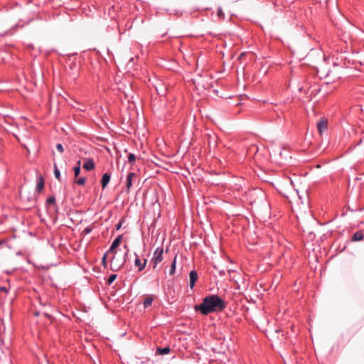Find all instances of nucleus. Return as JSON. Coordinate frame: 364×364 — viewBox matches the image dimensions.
<instances>
[{
  "label": "nucleus",
  "instance_id": "1",
  "mask_svg": "<svg viewBox=\"0 0 364 364\" xmlns=\"http://www.w3.org/2000/svg\"><path fill=\"white\" fill-rule=\"evenodd\" d=\"M226 308L225 302L217 294H210L203 299L199 305H196V311H200L203 315H208L213 312L222 311Z\"/></svg>",
  "mask_w": 364,
  "mask_h": 364
},
{
  "label": "nucleus",
  "instance_id": "2",
  "mask_svg": "<svg viewBox=\"0 0 364 364\" xmlns=\"http://www.w3.org/2000/svg\"><path fill=\"white\" fill-rule=\"evenodd\" d=\"M122 238V235H119L118 237H117L112 242V243L110 246V248L109 250V252L113 254V257L111 259L112 268L116 267L117 269H119L120 267L123 266L126 262L125 257L128 255V252H129V249L127 245H124V247L127 250L124 255V257L122 259V261L118 262V259L117 258V255L118 253V251L116 250V248L119 245Z\"/></svg>",
  "mask_w": 364,
  "mask_h": 364
},
{
  "label": "nucleus",
  "instance_id": "3",
  "mask_svg": "<svg viewBox=\"0 0 364 364\" xmlns=\"http://www.w3.org/2000/svg\"><path fill=\"white\" fill-rule=\"evenodd\" d=\"M164 248L163 247H159L156 248L154 252L153 257L151 259V263L153 265V268L156 269L157 265L161 263L164 259Z\"/></svg>",
  "mask_w": 364,
  "mask_h": 364
},
{
  "label": "nucleus",
  "instance_id": "4",
  "mask_svg": "<svg viewBox=\"0 0 364 364\" xmlns=\"http://www.w3.org/2000/svg\"><path fill=\"white\" fill-rule=\"evenodd\" d=\"M316 127L320 135H322L327 130L328 120L325 118L321 119L316 123Z\"/></svg>",
  "mask_w": 364,
  "mask_h": 364
},
{
  "label": "nucleus",
  "instance_id": "5",
  "mask_svg": "<svg viewBox=\"0 0 364 364\" xmlns=\"http://www.w3.org/2000/svg\"><path fill=\"white\" fill-rule=\"evenodd\" d=\"M134 255L136 256V259L134 260V265L136 267H137L139 272H141L146 267L147 259H144L143 261H141L136 253H134Z\"/></svg>",
  "mask_w": 364,
  "mask_h": 364
},
{
  "label": "nucleus",
  "instance_id": "6",
  "mask_svg": "<svg viewBox=\"0 0 364 364\" xmlns=\"http://www.w3.org/2000/svg\"><path fill=\"white\" fill-rule=\"evenodd\" d=\"M137 177L136 174L134 172H130L128 173L126 180V192L129 193L130 188L132 186V182L134 179H136Z\"/></svg>",
  "mask_w": 364,
  "mask_h": 364
},
{
  "label": "nucleus",
  "instance_id": "7",
  "mask_svg": "<svg viewBox=\"0 0 364 364\" xmlns=\"http://www.w3.org/2000/svg\"><path fill=\"white\" fill-rule=\"evenodd\" d=\"M337 89V83L333 82L332 83H329L328 82H323L320 87L318 90H314V91L320 92L322 90H329L330 91H333Z\"/></svg>",
  "mask_w": 364,
  "mask_h": 364
},
{
  "label": "nucleus",
  "instance_id": "8",
  "mask_svg": "<svg viewBox=\"0 0 364 364\" xmlns=\"http://www.w3.org/2000/svg\"><path fill=\"white\" fill-rule=\"evenodd\" d=\"M44 188V178L41 174L37 175L36 192L41 193Z\"/></svg>",
  "mask_w": 364,
  "mask_h": 364
},
{
  "label": "nucleus",
  "instance_id": "9",
  "mask_svg": "<svg viewBox=\"0 0 364 364\" xmlns=\"http://www.w3.org/2000/svg\"><path fill=\"white\" fill-rule=\"evenodd\" d=\"M134 89L132 87V82L130 80H125L124 82H121L117 88V91H124V90H133Z\"/></svg>",
  "mask_w": 364,
  "mask_h": 364
},
{
  "label": "nucleus",
  "instance_id": "10",
  "mask_svg": "<svg viewBox=\"0 0 364 364\" xmlns=\"http://www.w3.org/2000/svg\"><path fill=\"white\" fill-rule=\"evenodd\" d=\"M95 164L92 159L87 158L85 159L83 168L87 171H92L95 168Z\"/></svg>",
  "mask_w": 364,
  "mask_h": 364
},
{
  "label": "nucleus",
  "instance_id": "11",
  "mask_svg": "<svg viewBox=\"0 0 364 364\" xmlns=\"http://www.w3.org/2000/svg\"><path fill=\"white\" fill-rule=\"evenodd\" d=\"M111 179V173H105L102 175V177L100 180V183L102 186V189H105L108 183H109Z\"/></svg>",
  "mask_w": 364,
  "mask_h": 364
},
{
  "label": "nucleus",
  "instance_id": "12",
  "mask_svg": "<svg viewBox=\"0 0 364 364\" xmlns=\"http://www.w3.org/2000/svg\"><path fill=\"white\" fill-rule=\"evenodd\" d=\"M190 277V284L189 287L192 289L195 287L196 282L198 279V273L196 270H191L189 274Z\"/></svg>",
  "mask_w": 364,
  "mask_h": 364
},
{
  "label": "nucleus",
  "instance_id": "13",
  "mask_svg": "<svg viewBox=\"0 0 364 364\" xmlns=\"http://www.w3.org/2000/svg\"><path fill=\"white\" fill-rule=\"evenodd\" d=\"M156 298V295L151 294L145 297L143 301V306L144 309H146L151 306L154 300Z\"/></svg>",
  "mask_w": 364,
  "mask_h": 364
},
{
  "label": "nucleus",
  "instance_id": "14",
  "mask_svg": "<svg viewBox=\"0 0 364 364\" xmlns=\"http://www.w3.org/2000/svg\"><path fill=\"white\" fill-rule=\"evenodd\" d=\"M364 234L362 231L359 230L355 232L351 238V241L356 242V241H360L363 239Z\"/></svg>",
  "mask_w": 364,
  "mask_h": 364
},
{
  "label": "nucleus",
  "instance_id": "15",
  "mask_svg": "<svg viewBox=\"0 0 364 364\" xmlns=\"http://www.w3.org/2000/svg\"><path fill=\"white\" fill-rule=\"evenodd\" d=\"M171 351V348L169 346H166L164 348H157L156 350V355H166L169 353Z\"/></svg>",
  "mask_w": 364,
  "mask_h": 364
},
{
  "label": "nucleus",
  "instance_id": "16",
  "mask_svg": "<svg viewBox=\"0 0 364 364\" xmlns=\"http://www.w3.org/2000/svg\"><path fill=\"white\" fill-rule=\"evenodd\" d=\"M176 257L177 256L175 255L173 262H171V267L169 269V274L173 275L176 272Z\"/></svg>",
  "mask_w": 364,
  "mask_h": 364
},
{
  "label": "nucleus",
  "instance_id": "17",
  "mask_svg": "<svg viewBox=\"0 0 364 364\" xmlns=\"http://www.w3.org/2000/svg\"><path fill=\"white\" fill-rule=\"evenodd\" d=\"M54 175L58 181H61L60 171L55 164H54Z\"/></svg>",
  "mask_w": 364,
  "mask_h": 364
},
{
  "label": "nucleus",
  "instance_id": "18",
  "mask_svg": "<svg viewBox=\"0 0 364 364\" xmlns=\"http://www.w3.org/2000/svg\"><path fill=\"white\" fill-rule=\"evenodd\" d=\"M86 181V178L85 177H80V178H75V183L80 186L85 185Z\"/></svg>",
  "mask_w": 364,
  "mask_h": 364
},
{
  "label": "nucleus",
  "instance_id": "19",
  "mask_svg": "<svg viewBox=\"0 0 364 364\" xmlns=\"http://www.w3.org/2000/svg\"><path fill=\"white\" fill-rule=\"evenodd\" d=\"M46 204H50V205L55 204V197L54 196L48 197L46 200Z\"/></svg>",
  "mask_w": 364,
  "mask_h": 364
},
{
  "label": "nucleus",
  "instance_id": "20",
  "mask_svg": "<svg viewBox=\"0 0 364 364\" xmlns=\"http://www.w3.org/2000/svg\"><path fill=\"white\" fill-rule=\"evenodd\" d=\"M222 95H218L219 97L223 99H231L233 97L232 95H229V92H220Z\"/></svg>",
  "mask_w": 364,
  "mask_h": 364
},
{
  "label": "nucleus",
  "instance_id": "21",
  "mask_svg": "<svg viewBox=\"0 0 364 364\" xmlns=\"http://www.w3.org/2000/svg\"><path fill=\"white\" fill-rule=\"evenodd\" d=\"M128 161L133 164L136 161V156L134 154H129L128 156Z\"/></svg>",
  "mask_w": 364,
  "mask_h": 364
},
{
  "label": "nucleus",
  "instance_id": "22",
  "mask_svg": "<svg viewBox=\"0 0 364 364\" xmlns=\"http://www.w3.org/2000/svg\"><path fill=\"white\" fill-rule=\"evenodd\" d=\"M117 278V274H111L107 279V284L110 285Z\"/></svg>",
  "mask_w": 364,
  "mask_h": 364
},
{
  "label": "nucleus",
  "instance_id": "23",
  "mask_svg": "<svg viewBox=\"0 0 364 364\" xmlns=\"http://www.w3.org/2000/svg\"><path fill=\"white\" fill-rule=\"evenodd\" d=\"M73 171H74L75 178H77L80 173V168L79 166H74Z\"/></svg>",
  "mask_w": 364,
  "mask_h": 364
},
{
  "label": "nucleus",
  "instance_id": "24",
  "mask_svg": "<svg viewBox=\"0 0 364 364\" xmlns=\"http://www.w3.org/2000/svg\"><path fill=\"white\" fill-rule=\"evenodd\" d=\"M56 149L57 150L60 152V153H63L64 151V149H63V146H62L61 144H58L56 145Z\"/></svg>",
  "mask_w": 364,
  "mask_h": 364
},
{
  "label": "nucleus",
  "instance_id": "25",
  "mask_svg": "<svg viewBox=\"0 0 364 364\" xmlns=\"http://www.w3.org/2000/svg\"><path fill=\"white\" fill-rule=\"evenodd\" d=\"M122 222H123V220H120V221H119V223L115 225V228H116V230H119L121 228V227H122Z\"/></svg>",
  "mask_w": 364,
  "mask_h": 364
},
{
  "label": "nucleus",
  "instance_id": "26",
  "mask_svg": "<svg viewBox=\"0 0 364 364\" xmlns=\"http://www.w3.org/2000/svg\"><path fill=\"white\" fill-rule=\"evenodd\" d=\"M224 13L223 12L222 9H219L218 11V16L220 17V18H222V17H224Z\"/></svg>",
  "mask_w": 364,
  "mask_h": 364
},
{
  "label": "nucleus",
  "instance_id": "27",
  "mask_svg": "<svg viewBox=\"0 0 364 364\" xmlns=\"http://www.w3.org/2000/svg\"><path fill=\"white\" fill-rule=\"evenodd\" d=\"M0 291L7 293L8 289H7V287H6L4 286L0 287Z\"/></svg>",
  "mask_w": 364,
  "mask_h": 364
},
{
  "label": "nucleus",
  "instance_id": "28",
  "mask_svg": "<svg viewBox=\"0 0 364 364\" xmlns=\"http://www.w3.org/2000/svg\"><path fill=\"white\" fill-rule=\"evenodd\" d=\"M92 231V229L89 227H87L86 228H85V230H83V232L85 234H89L90 232Z\"/></svg>",
  "mask_w": 364,
  "mask_h": 364
},
{
  "label": "nucleus",
  "instance_id": "29",
  "mask_svg": "<svg viewBox=\"0 0 364 364\" xmlns=\"http://www.w3.org/2000/svg\"><path fill=\"white\" fill-rule=\"evenodd\" d=\"M106 257H107V255L105 254V255H104V257H102V262L104 264H105Z\"/></svg>",
  "mask_w": 364,
  "mask_h": 364
},
{
  "label": "nucleus",
  "instance_id": "30",
  "mask_svg": "<svg viewBox=\"0 0 364 364\" xmlns=\"http://www.w3.org/2000/svg\"><path fill=\"white\" fill-rule=\"evenodd\" d=\"M245 96V97H247L246 94H244V95H241L240 96H237V97H240V100H242V97Z\"/></svg>",
  "mask_w": 364,
  "mask_h": 364
},
{
  "label": "nucleus",
  "instance_id": "31",
  "mask_svg": "<svg viewBox=\"0 0 364 364\" xmlns=\"http://www.w3.org/2000/svg\"><path fill=\"white\" fill-rule=\"evenodd\" d=\"M80 165H81V162L79 160L77 162V164L75 166H79L80 168Z\"/></svg>",
  "mask_w": 364,
  "mask_h": 364
},
{
  "label": "nucleus",
  "instance_id": "32",
  "mask_svg": "<svg viewBox=\"0 0 364 364\" xmlns=\"http://www.w3.org/2000/svg\"><path fill=\"white\" fill-rule=\"evenodd\" d=\"M298 91L301 92V91H302V88H301V87H299V88L298 89Z\"/></svg>",
  "mask_w": 364,
  "mask_h": 364
},
{
  "label": "nucleus",
  "instance_id": "33",
  "mask_svg": "<svg viewBox=\"0 0 364 364\" xmlns=\"http://www.w3.org/2000/svg\"><path fill=\"white\" fill-rule=\"evenodd\" d=\"M7 364H12V363H11V362H8V363H7Z\"/></svg>",
  "mask_w": 364,
  "mask_h": 364
}]
</instances>
